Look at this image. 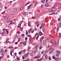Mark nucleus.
I'll use <instances>...</instances> for the list:
<instances>
[{"mask_svg": "<svg viewBox=\"0 0 61 61\" xmlns=\"http://www.w3.org/2000/svg\"><path fill=\"white\" fill-rule=\"evenodd\" d=\"M17 8H16L13 9L12 10V12H16L17 11Z\"/></svg>", "mask_w": 61, "mask_h": 61, "instance_id": "1", "label": "nucleus"}, {"mask_svg": "<svg viewBox=\"0 0 61 61\" xmlns=\"http://www.w3.org/2000/svg\"><path fill=\"white\" fill-rule=\"evenodd\" d=\"M4 18L5 20H7L9 19V18L7 17L6 16H4Z\"/></svg>", "mask_w": 61, "mask_h": 61, "instance_id": "2", "label": "nucleus"}, {"mask_svg": "<svg viewBox=\"0 0 61 61\" xmlns=\"http://www.w3.org/2000/svg\"><path fill=\"white\" fill-rule=\"evenodd\" d=\"M44 56H45V57L46 59V60L48 59V56H47V54H45L44 55Z\"/></svg>", "mask_w": 61, "mask_h": 61, "instance_id": "3", "label": "nucleus"}, {"mask_svg": "<svg viewBox=\"0 0 61 61\" xmlns=\"http://www.w3.org/2000/svg\"><path fill=\"white\" fill-rule=\"evenodd\" d=\"M57 26L58 27H61V23H60L58 24Z\"/></svg>", "mask_w": 61, "mask_h": 61, "instance_id": "4", "label": "nucleus"}, {"mask_svg": "<svg viewBox=\"0 0 61 61\" xmlns=\"http://www.w3.org/2000/svg\"><path fill=\"white\" fill-rule=\"evenodd\" d=\"M15 21V19H13L12 20H11V24H14V23L13 21Z\"/></svg>", "mask_w": 61, "mask_h": 61, "instance_id": "5", "label": "nucleus"}, {"mask_svg": "<svg viewBox=\"0 0 61 61\" xmlns=\"http://www.w3.org/2000/svg\"><path fill=\"white\" fill-rule=\"evenodd\" d=\"M45 5L46 7H48V6H49V3H47L46 4H45Z\"/></svg>", "mask_w": 61, "mask_h": 61, "instance_id": "6", "label": "nucleus"}, {"mask_svg": "<svg viewBox=\"0 0 61 61\" xmlns=\"http://www.w3.org/2000/svg\"><path fill=\"white\" fill-rule=\"evenodd\" d=\"M32 7V5L31 4H30L29 6H28V9H28H29L30 8H31V7Z\"/></svg>", "mask_w": 61, "mask_h": 61, "instance_id": "7", "label": "nucleus"}, {"mask_svg": "<svg viewBox=\"0 0 61 61\" xmlns=\"http://www.w3.org/2000/svg\"><path fill=\"white\" fill-rule=\"evenodd\" d=\"M35 51H32V53H36V52L37 51V50H34Z\"/></svg>", "mask_w": 61, "mask_h": 61, "instance_id": "8", "label": "nucleus"}, {"mask_svg": "<svg viewBox=\"0 0 61 61\" xmlns=\"http://www.w3.org/2000/svg\"><path fill=\"white\" fill-rule=\"evenodd\" d=\"M44 27V24H41V27H40V29H42V28H43Z\"/></svg>", "mask_w": 61, "mask_h": 61, "instance_id": "9", "label": "nucleus"}, {"mask_svg": "<svg viewBox=\"0 0 61 61\" xmlns=\"http://www.w3.org/2000/svg\"><path fill=\"white\" fill-rule=\"evenodd\" d=\"M28 14V13L27 12H24L23 14L24 15H27Z\"/></svg>", "mask_w": 61, "mask_h": 61, "instance_id": "10", "label": "nucleus"}, {"mask_svg": "<svg viewBox=\"0 0 61 61\" xmlns=\"http://www.w3.org/2000/svg\"><path fill=\"white\" fill-rule=\"evenodd\" d=\"M35 5L36 6L37 5H38V2H37V1H36L35 2Z\"/></svg>", "mask_w": 61, "mask_h": 61, "instance_id": "11", "label": "nucleus"}, {"mask_svg": "<svg viewBox=\"0 0 61 61\" xmlns=\"http://www.w3.org/2000/svg\"><path fill=\"white\" fill-rule=\"evenodd\" d=\"M39 47V46H37L34 49V50H37V49Z\"/></svg>", "mask_w": 61, "mask_h": 61, "instance_id": "12", "label": "nucleus"}, {"mask_svg": "<svg viewBox=\"0 0 61 61\" xmlns=\"http://www.w3.org/2000/svg\"><path fill=\"white\" fill-rule=\"evenodd\" d=\"M53 43H54V45H55V46H56V42L55 41L53 40Z\"/></svg>", "mask_w": 61, "mask_h": 61, "instance_id": "13", "label": "nucleus"}, {"mask_svg": "<svg viewBox=\"0 0 61 61\" xmlns=\"http://www.w3.org/2000/svg\"><path fill=\"white\" fill-rule=\"evenodd\" d=\"M38 34L39 35H40V36H42V34H43V33H42V32L41 31H40L39 32V33H38Z\"/></svg>", "mask_w": 61, "mask_h": 61, "instance_id": "14", "label": "nucleus"}, {"mask_svg": "<svg viewBox=\"0 0 61 61\" xmlns=\"http://www.w3.org/2000/svg\"><path fill=\"white\" fill-rule=\"evenodd\" d=\"M28 37H30V39L32 38V37L29 34H28Z\"/></svg>", "mask_w": 61, "mask_h": 61, "instance_id": "15", "label": "nucleus"}, {"mask_svg": "<svg viewBox=\"0 0 61 61\" xmlns=\"http://www.w3.org/2000/svg\"><path fill=\"white\" fill-rule=\"evenodd\" d=\"M40 56H36L34 57V58L36 59V58H40Z\"/></svg>", "mask_w": 61, "mask_h": 61, "instance_id": "16", "label": "nucleus"}, {"mask_svg": "<svg viewBox=\"0 0 61 61\" xmlns=\"http://www.w3.org/2000/svg\"><path fill=\"white\" fill-rule=\"evenodd\" d=\"M23 45L24 46H26V43L25 42H23Z\"/></svg>", "mask_w": 61, "mask_h": 61, "instance_id": "17", "label": "nucleus"}, {"mask_svg": "<svg viewBox=\"0 0 61 61\" xmlns=\"http://www.w3.org/2000/svg\"><path fill=\"white\" fill-rule=\"evenodd\" d=\"M50 49L52 51H54V50H55V49H53V48H50Z\"/></svg>", "mask_w": 61, "mask_h": 61, "instance_id": "18", "label": "nucleus"}, {"mask_svg": "<svg viewBox=\"0 0 61 61\" xmlns=\"http://www.w3.org/2000/svg\"><path fill=\"white\" fill-rule=\"evenodd\" d=\"M4 52V50L3 49H1L0 50V53H3Z\"/></svg>", "mask_w": 61, "mask_h": 61, "instance_id": "19", "label": "nucleus"}, {"mask_svg": "<svg viewBox=\"0 0 61 61\" xmlns=\"http://www.w3.org/2000/svg\"><path fill=\"white\" fill-rule=\"evenodd\" d=\"M30 48H31L30 47H29L27 49V52H29V50L30 49Z\"/></svg>", "mask_w": 61, "mask_h": 61, "instance_id": "20", "label": "nucleus"}, {"mask_svg": "<svg viewBox=\"0 0 61 61\" xmlns=\"http://www.w3.org/2000/svg\"><path fill=\"white\" fill-rule=\"evenodd\" d=\"M10 41H8L7 40L6 41H5V43L6 44H7V43H10Z\"/></svg>", "mask_w": 61, "mask_h": 61, "instance_id": "21", "label": "nucleus"}, {"mask_svg": "<svg viewBox=\"0 0 61 61\" xmlns=\"http://www.w3.org/2000/svg\"><path fill=\"white\" fill-rule=\"evenodd\" d=\"M46 1V0H42L41 1V2L42 3H44L45 2V1Z\"/></svg>", "mask_w": 61, "mask_h": 61, "instance_id": "22", "label": "nucleus"}, {"mask_svg": "<svg viewBox=\"0 0 61 61\" xmlns=\"http://www.w3.org/2000/svg\"><path fill=\"white\" fill-rule=\"evenodd\" d=\"M59 36H58V37H59V38H61V36H60V35H61V34H60V33H59Z\"/></svg>", "mask_w": 61, "mask_h": 61, "instance_id": "23", "label": "nucleus"}, {"mask_svg": "<svg viewBox=\"0 0 61 61\" xmlns=\"http://www.w3.org/2000/svg\"><path fill=\"white\" fill-rule=\"evenodd\" d=\"M48 10L49 12H52V10L51 9H49Z\"/></svg>", "mask_w": 61, "mask_h": 61, "instance_id": "24", "label": "nucleus"}, {"mask_svg": "<svg viewBox=\"0 0 61 61\" xmlns=\"http://www.w3.org/2000/svg\"><path fill=\"white\" fill-rule=\"evenodd\" d=\"M42 48H43V47H42V46H40L39 47V49H40L41 50V49Z\"/></svg>", "mask_w": 61, "mask_h": 61, "instance_id": "25", "label": "nucleus"}, {"mask_svg": "<svg viewBox=\"0 0 61 61\" xmlns=\"http://www.w3.org/2000/svg\"><path fill=\"white\" fill-rule=\"evenodd\" d=\"M23 9H24V7H22L20 8V10H23Z\"/></svg>", "mask_w": 61, "mask_h": 61, "instance_id": "26", "label": "nucleus"}, {"mask_svg": "<svg viewBox=\"0 0 61 61\" xmlns=\"http://www.w3.org/2000/svg\"><path fill=\"white\" fill-rule=\"evenodd\" d=\"M16 59H17L18 60H20V58H19L18 57H17V58Z\"/></svg>", "mask_w": 61, "mask_h": 61, "instance_id": "27", "label": "nucleus"}, {"mask_svg": "<svg viewBox=\"0 0 61 61\" xmlns=\"http://www.w3.org/2000/svg\"><path fill=\"white\" fill-rule=\"evenodd\" d=\"M41 13H40L38 14L37 15V16H41Z\"/></svg>", "mask_w": 61, "mask_h": 61, "instance_id": "28", "label": "nucleus"}, {"mask_svg": "<svg viewBox=\"0 0 61 61\" xmlns=\"http://www.w3.org/2000/svg\"><path fill=\"white\" fill-rule=\"evenodd\" d=\"M39 35H37V38H36V40H37V39H38V37H39Z\"/></svg>", "mask_w": 61, "mask_h": 61, "instance_id": "29", "label": "nucleus"}, {"mask_svg": "<svg viewBox=\"0 0 61 61\" xmlns=\"http://www.w3.org/2000/svg\"><path fill=\"white\" fill-rule=\"evenodd\" d=\"M23 23V21H21L20 22V24H21Z\"/></svg>", "mask_w": 61, "mask_h": 61, "instance_id": "30", "label": "nucleus"}, {"mask_svg": "<svg viewBox=\"0 0 61 61\" xmlns=\"http://www.w3.org/2000/svg\"><path fill=\"white\" fill-rule=\"evenodd\" d=\"M40 42H41V41H43V39L42 38H41L40 40Z\"/></svg>", "mask_w": 61, "mask_h": 61, "instance_id": "31", "label": "nucleus"}, {"mask_svg": "<svg viewBox=\"0 0 61 61\" xmlns=\"http://www.w3.org/2000/svg\"><path fill=\"white\" fill-rule=\"evenodd\" d=\"M24 56L25 57V58H27V56L26 55H24Z\"/></svg>", "mask_w": 61, "mask_h": 61, "instance_id": "32", "label": "nucleus"}, {"mask_svg": "<svg viewBox=\"0 0 61 61\" xmlns=\"http://www.w3.org/2000/svg\"><path fill=\"white\" fill-rule=\"evenodd\" d=\"M37 61H41V60H42V59H37Z\"/></svg>", "mask_w": 61, "mask_h": 61, "instance_id": "33", "label": "nucleus"}, {"mask_svg": "<svg viewBox=\"0 0 61 61\" xmlns=\"http://www.w3.org/2000/svg\"><path fill=\"white\" fill-rule=\"evenodd\" d=\"M31 30H32V29L30 28V29L28 30V31H29V32H30L31 31Z\"/></svg>", "mask_w": 61, "mask_h": 61, "instance_id": "34", "label": "nucleus"}, {"mask_svg": "<svg viewBox=\"0 0 61 61\" xmlns=\"http://www.w3.org/2000/svg\"><path fill=\"white\" fill-rule=\"evenodd\" d=\"M29 60L28 59H27L26 60H23V61H29Z\"/></svg>", "mask_w": 61, "mask_h": 61, "instance_id": "35", "label": "nucleus"}, {"mask_svg": "<svg viewBox=\"0 0 61 61\" xmlns=\"http://www.w3.org/2000/svg\"><path fill=\"white\" fill-rule=\"evenodd\" d=\"M10 54L11 55V56H13V55H12V51H10Z\"/></svg>", "mask_w": 61, "mask_h": 61, "instance_id": "36", "label": "nucleus"}, {"mask_svg": "<svg viewBox=\"0 0 61 61\" xmlns=\"http://www.w3.org/2000/svg\"><path fill=\"white\" fill-rule=\"evenodd\" d=\"M30 22H28V26H30Z\"/></svg>", "mask_w": 61, "mask_h": 61, "instance_id": "37", "label": "nucleus"}, {"mask_svg": "<svg viewBox=\"0 0 61 61\" xmlns=\"http://www.w3.org/2000/svg\"><path fill=\"white\" fill-rule=\"evenodd\" d=\"M37 43L36 42H35V43L33 44L34 45H36Z\"/></svg>", "mask_w": 61, "mask_h": 61, "instance_id": "38", "label": "nucleus"}, {"mask_svg": "<svg viewBox=\"0 0 61 61\" xmlns=\"http://www.w3.org/2000/svg\"><path fill=\"white\" fill-rule=\"evenodd\" d=\"M21 36L23 38V37L25 36V35H24V34H22Z\"/></svg>", "mask_w": 61, "mask_h": 61, "instance_id": "39", "label": "nucleus"}, {"mask_svg": "<svg viewBox=\"0 0 61 61\" xmlns=\"http://www.w3.org/2000/svg\"><path fill=\"white\" fill-rule=\"evenodd\" d=\"M6 32L7 34H8L9 33V31H8L7 30H6Z\"/></svg>", "mask_w": 61, "mask_h": 61, "instance_id": "40", "label": "nucleus"}, {"mask_svg": "<svg viewBox=\"0 0 61 61\" xmlns=\"http://www.w3.org/2000/svg\"><path fill=\"white\" fill-rule=\"evenodd\" d=\"M2 22H0V26H2Z\"/></svg>", "mask_w": 61, "mask_h": 61, "instance_id": "41", "label": "nucleus"}, {"mask_svg": "<svg viewBox=\"0 0 61 61\" xmlns=\"http://www.w3.org/2000/svg\"><path fill=\"white\" fill-rule=\"evenodd\" d=\"M56 10H57V8H54V11H56Z\"/></svg>", "mask_w": 61, "mask_h": 61, "instance_id": "42", "label": "nucleus"}, {"mask_svg": "<svg viewBox=\"0 0 61 61\" xmlns=\"http://www.w3.org/2000/svg\"><path fill=\"white\" fill-rule=\"evenodd\" d=\"M29 54H30V53H28L26 54V55L27 56H28V55H29Z\"/></svg>", "mask_w": 61, "mask_h": 61, "instance_id": "43", "label": "nucleus"}, {"mask_svg": "<svg viewBox=\"0 0 61 61\" xmlns=\"http://www.w3.org/2000/svg\"><path fill=\"white\" fill-rule=\"evenodd\" d=\"M54 59H55V60H57L58 59L57 58V57H55Z\"/></svg>", "mask_w": 61, "mask_h": 61, "instance_id": "44", "label": "nucleus"}, {"mask_svg": "<svg viewBox=\"0 0 61 61\" xmlns=\"http://www.w3.org/2000/svg\"><path fill=\"white\" fill-rule=\"evenodd\" d=\"M52 11H55L54 10V8H52Z\"/></svg>", "mask_w": 61, "mask_h": 61, "instance_id": "45", "label": "nucleus"}, {"mask_svg": "<svg viewBox=\"0 0 61 61\" xmlns=\"http://www.w3.org/2000/svg\"><path fill=\"white\" fill-rule=\"evenodd\" d=\"M16 56V53H14V56Z\"/></svg>", "mask_w": 61, "mask_h": 61, "instance_id": "46", "label": "nucleus"}, {"mask_svg": "<svg viewBox=\"0 0 61 61\" xmlns=\"http://www.w3.org/2000/svg\"><path fill=\"white\" fill-rule=\"evenodd\" d=\"M21 53H21V51H20L19 53V55H21Z\"/></svg>", "mask_w": 61, "mask_h": 61, "instance_id": "47", "label": "nucleus"}, {"mask_svg": "<svg viewBox=\"0 0 61 61\" xmlns=\"http://www.w3.org/2000/svg\"><path fill=\"white\" fill-rule=\"evenodd\" d=\"M42 30L43 32H45V30H44V28H42Z\"/></svg>", "mask_w": 61, "mask_h": 61, "instance_id": "48", "label": "nucleus"}, {"mask_svg": "<svg viewBox=\"0 0 61 61\" xmlns=\"http://www.w3.org/2000/svg\"><path fill=\"white\" fill-rule=\"evenodd\" d=\"M56 56H57V57H59L58 54H56Z\"/></svg>", "mask_w": 61, "mask_h": 61, "instance_id": "49", "label": "nucleus"}, {"mask_svg": "<svg viewBox=\"0 0 61 61\" xmlns=\"http://www.w3.org/2000/svg\"><path fill=\"white\" fill-rule=\"evenodd\" d=\"M5 11H4L3 12H2V13H1V14H4V13H5Z\"/></svg>", "mask_w": 61, "mask_h": 61, "instance_id": "50", "label": "nucleus"}, {"mask_svg": "<svg viewBox=\"0 0 61 61\" xmlns=\"http://www.w3.org/2000/svg\"><path fill=\"white\" fill-rule=\"evenodd\" d=\"M25 58V57H24V56H23L22 57V59H24Z\"/></svg>", "mask_w": 61, "mask_h": 61, "instance_id": "51", "label": "nucleus"}, {"mask_svg": "<svg viewBox=\"0 0 61 61\" xmlns=\"http://www.w3.org/2000/svg\"><path fill=\"white\" fill-rule=\"evenodd\" d=\"M17 27L21 28V26H18Z\"/></svg>", "mask_w": 61, "mask_h": 61, "instance_id": "52", "label": "nucleus"}, {"mask_svg": "<svg viewBox=\"0 0 61 61\" xmlns=\"http://www.w3.org/2000/svg\"><path fill=\"white\" fill-rule=\"evenodd\" d=\"M37 35H38V33H37L35 34V36H37Z\"/></svg>", "mask_w": 61, "mask_h": 61, "instance_id": "53", "label": "nucleus"}, {"mask_svg": "<svg viewBox=\"0 0 61 61\" xmlns=\"http://www.w3.org/2000/svg\"><path fill=\"white\" fill-rule=\"evenodd\" d=\"M57 53H58L59 54H60L61 52L59 51H58L57 52Z\"/></svg>", "mask_w": 61, "mask_h": 61, "instance_id": "54", "label": "nucleus"}, {"mask_svg": "<svg viewBox=\"0 0 61 61\" xmlns=\"http://www.w3.org/2000/svg\"><path fill=\"white\" fill-rule=\"evenodd\" d=\"M10 15H14V14L13 13H11Z\"/></svg>", "mask_w": 61, "mask_h": 61, "instance_id": "55", "label": "nucleus"}, {"mask_svg": "<svg viewBox=\"0 0 61 61\" xmlns=\"http://www.w3.org/2000/svg\"><path fill=\"white\" fill-rule=\"evenodd\" d=\"M34 32V30H33L31 31V33H33Z\"/></svg>", "mask_w": 61, "mask_h": 61, "instance_id": "56", "label": "nucleus"}, {"mask_svg": "<svg viewBox=\"0 0 61 61\" xmlns=\"http://www.w3.org/2000/svg\"><path fill=\"white\" fill-rule=\"evenodd\" d=\"M10 22V21L9 20H8L7 21V23H9V22Z\"/></svg>", "mask_w": 61, "mask_h": 61, "instance_id": "57", "label": "nucleus"}, {"mask_svg": "<svg viewBox=\"0 0 61 61\" xmlns=\"http://www.w3.org/2000/svg\"><path fill=\"white\" fill-rule=\"evenodd\" d=\"M36 19V18H35V17H32V19Z\"/></svg>", "mask_w": 61, "mask_h": 61, "instance_id": "58", "label": "nucleus"}, {"mask_svg": "<svg viewBox=\"0 0 61 61\" xmlns=\"http://www.w3.org/2000/svg\"><path fill=\"white\" fill-rule=\"evenodd\" d=\"M4 32H2L1 33L2 35V36H4V35L3 34H4Z\"/></svg>", "mask_w": 61, "mask_h": 61, "instance_id": "59", "label": "nucleus"}, {"mask_svg": "<svg viewBox=\"0 0 61 61\" xmlns=\"http://www.w3.org/2000/svg\"><path fill=\"white\" fill-rule=\"evenodd\" d=\"M58 21H60V19H59V18H58Z\"/></svg>", "mask_w": 61, "mask_h": 61, "instance_id": "60", "label": "nucleus"}, {"mask_svg": "<svg viewBox=\"0 0 61 61\" xmlns=\"http://www.w3.org/2000/svg\"><path fill=\"white\" fill-rule=\"evenodd\" d=\"M55 56H52V58L53 59H55Z\"/></svg>", "mask_w": 61, "mask_h": 61, "instance_id": "61", "label": "nucleus"}, {"mask_svg": "<svg viewBox=\"0 0 61 61\" xmlns=\"http://www.w3.org/2000/svg\"><path fill=\"white\" fill-rule=\"evenodd\" d=\"M47 19V17H46L45 18V20H46V19Z\"/></svg>", "mask_w": 61, "mask_h": 61, "instance_id": "62", "label": "nucleus"}, {"mask_svg": "<svg viewBox=\"0 0 61 61\" xmlns=\"http://www.w3.org/2000/svg\"><path fill=\"white\" fill-rule=\"evenodd\" d=\"M15 61H18V60L17 59H16L15 60Z\"/></svg>", "mask_w": 61, "mask_h": 61, "instance_id": "63", "label": "nucleus"}, {"mask_svg": "<svg viewBox=\"0 0 61 61\" xmlns=\"http://www.w3.org/2000/svg\"><path fill=\"white\" fill-rule=\"evenodd\" d=\"M51 57H49V59L50 60H51Z\"/></svg>", "mask_w": 61, "mask_h": 61, "instance_id": "64", "label": "nucleus"}]
</instances>
